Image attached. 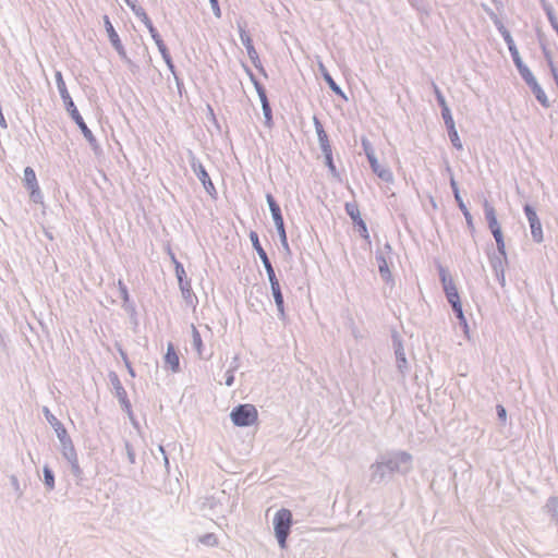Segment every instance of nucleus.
I'll return each instance as SVG.
<instances>
[{
  "label": "nucleus",
  "instance_id": "nucleus-1",
  "mask_svg": "<svg viewBox=\"0 0 558 558\" xmlns=\"http://www.w3.org/2000/svg\"><path fill=\"white\" fill-rule=\"evenodd\" d=\"M292 525V513L288 509H280L274 518L275 534L282 549L287 547V538Z\"/></svg>",
  "mask_w": 558,
  "mask_h": 558
},
{
  "label": "nucleus",
  "instance_id": "nucleus-2",
  "mask_svg": "<svg viewBox=\"0 0 558 558\" xmlns=\"http://www.w3.org/2000/svg\"><path fill=\"white\" fill-rule=\"evenodd\" d=\"M232 422L236 426H250L257 422L258 413L253 404H241L234 408L230 414Z\"/></svg>",
  "mask_w": 558,
  "mask_h": 558
},
{
  "label": "nucleus",
  "instance_id": "nucleus-3",
  "mask_svg": "<svg viewBox=\"0 0 558 558\" xmlns=\"http://www.w3.org/2000/svg\"><path fill=\"white\" fill-rule=\"evenodd\" d=\"M56 82H57V86L60 92V95L65 104L66 110L69 111L70 116H73V110H77V108L75 107V105L68 92V88H66V85H65V82L63 80L61 72L56 73Z\"/></svg>",
  "mask_w": 558,
  "mask_h": 558
},
{
  "label": "nucleus",
  "instance_id": "nucleus-4",
  "mask_svg": "<svg viewBox=\"0 0 558 558\" xmlns=\"http://www.w3.org/2000/svg\"><path fill=\"white\" fill-rule=\"evenodd\" d=\"M525 214L527 216V220L530 222L531 233L533 240L537 243L543 241V231L541 222L536 216V214L525 206Z\"/></svg>",
  "mask_w": 558,
  "mask_h": 558
},
{
  "label": "nucleus",
  "instance_id": "nucleus-5",
  "mask_svg": "<svg viewBox=\"0 0 558 558\" xmlns=\"http://www.w3.org/2000/svg\"><path fill=\"white\" fill-rule=\"evenodd\" d=\"M525 83L531 87L533 94L536 96L537 100L545 107L549 106V101L545 93L542 90L541 86L531 76L530 73L525 71Z\"/></svg>",
  "mask_w": 558,
  "mask_h": 558
},
{
  "label": "nucleus",
  "instance_id": "nucleus-6",
  "mask_svg": "<svg viewBox=\"0 0 558 558\" xmlns=\"http://www.w3.org/2000/svg\"><path fill=\"white\" fill-rule=\"evenodd\" d=\"M165 363L171 369L172 373L179 372L180 359L172 343H168L167 352L165 355Z\"/></svg>",
  "mask_w": 558,
  "mask_h": 558
},
{
  "label": "nucleus",
  "instance_id": "nucleus-7",
  "mask_svg": "<svg viewBox=\"0 0 558 558\" xmlns=\"http://www.w3.org/2000/svg\"><path fill=\"white\" fill-rule=\"evenodd\" d=\"M24 182L27 190L31 192L32 197L39 194L37 178L35 171L31 167H26L24 170Z\"/></svg>",
  "mask_w": 558,
  "mask_h": 558
},
{
  "label": "nucleus",
  "instance_id": "nucleus-8",
  "mask_svg": "<svg viewBox=\"0 0 558 558\" xmlns=\"http://www.w3.org/2000/svg\"><path fill=\"white\" fill-rule=\"evenodd\" d=\"M105 26H106V31L108 33V37L110 39V43L112 44V46L116 48V50L120 53V54H124V48H123V45L120 40V37L118 35V33L116 32V29L113 28L111 22L109 21V19L106 16L105 17Z\"/></svg>",
  "mask_w": 558,
  "mask_h": 558
},
{
  "label": "nucleus",
  "instance_id": "nucleus-9",
  "mask_svg": "<svg viewBox=\"0 0 558 558\" xmlns=\"http://www.w3.org/2000/svg\"><path fill=\"white\" fill-rule=\"evenodd\" d=\"M373 171L385 181H392V173L389 169L383 167L373 155H367Z\"/></svg>",
  "mask_w": 558,
  "mask_h": 558
},
{
  "label": "nucleus",
  "instance_id": "nucleus-10",
  "mask_svg": "<svg viewBox=\"0 0 558 558\" xmlns=\"http://www.w3.org/2000/svg\"><path fill=\"white\" fill-rule=\"evenodd\" d=\"M347 214L351 217V219L356 223L360 228H363V232L367 233V228L363 219L361 218V213L356 204L348 203L345 204Z\"/></svg>",
  "mask_w": 558,
  "mask_h": 558
},
{
  "label": "nucleus",
  "instance_id": "nucleus-11",
  "mask_svg": "<svg viewBox=\"0 0 558 558\" xmlns=\"http://www.w3.org/2000/svg\"><path fill=\"white\" fill-rule=\"evenodd\" d=\"M447 300L451 304L454 313L457 314V317H458L459 322L464 327H466L468 324H466V319H465L464 314H463L462 304H461V300H460L459 293H454L452 295L447 296Z\"/></svg>",
  "mask_w": 558,
  "mask_h": 558
},
{
  "label": "nucleus",
  "instance_id": "nucleus-12",
  "mask_svg": "<svg viewBox=\"0 0 558 558\" xmlns=\"http://www.w3.org/2000/svg\"><path fill=\"white\" fill-rule=\"evenodd\" d=\"M193 170L195 172V174L197 175V178L201 180V182L203 183V185L205 186V189L208 191L209 189H213L214 190V184L209 178V174L208 172L206 171V169L204 168L203 165L201 163H193Z\"/></svg>",
  "mask_w": 558,
  "mask_h": 558
},
{
  "label": "nucleus",
  "instance_id": "nucleus-13",
  "mask_svg": "<svg viewBox=\"0 0 558 558\" xmlns=\"http://www.w3.org/2000/svg\"><path fill=\"white\" fill-rule=\"evenodd\" d=\"M440 280H441L446 296L452 295L454 293H459L452 278L448 275V272L445 269L440 270Z\"/></svg>",
  "mask_w": 558,
  "mask_h": 558
},
{
  "label": "nucleus",
  "instance_id": "nucleus-14",
  "mask_svg": "<svg viewBox=\"0 0 558 558\" xmlns=\"http://www.w3.org/2000/svg\"><path fill=\"white\" fill-rule=\"evenodd\" d=\"M46 416L49 423L54 428L59 439L61 441H64L68 438V433L62 423L59 420H57L52 414H50L48 410H46Z\"/></svg>",
  "mask_w": 558,
  "mask_h": 558
},
{
  "label": "nucleus",
  "instance_id": "nucleus-15",
  "mask_svg": "<svg viewBox=\"0 0 558 558\" xmlns=\"http://www.w3.org/2000/svg\"><path fill=\"white\" fill-rule=\"evenodd\" d=\"M72 119L76 122V124L78 125V128L81 129L83 135L85 136V138L89 142H93L95 138H94V135L92 133V131L87 128L86 123L84 122L82 116L80 114L78 110H73V116H71Z\"/></svg>",
  "mask_w": 558,
  "mask_h": 558
},
{
  "label": "nucleus",
  "instance_id": "nucleus-16",
  "mask_svg": "<svg viewBox=\"0 0 558 558\" xmlns=\"http://www.w3.org/2000/svg\"><path fill=\"white\" fill-rule=\"evenodd\" d=\"M267 202H268L276 227L281 228L283 218L281 216V211H280L278 204L275 202L274 197L270 194L267 195Z\"/></svg>",
  "mask_w": 558,
  "mask_h": 558
},
{
  "label": "nucleus",
  "instance_id": "nucleus-17",
  "mask_svg": "<svg viewBox=\"0 0 558 558\" xmlns=\"http://www.w3.org/2000/svg\"><path fill=\"white\" fill-rule=\"evenodd\" d=\"M240 38H241L243 46L246 48V51H247V54L250 56V58L252 60L257 58V52L254 48L253 40H252L251 36L244 29H241Z\"/></svg>",
  "mask_w": 558,
  "mask_h": 558
},
{
  "label": "nucleus",
  "instance_id": "nucleus-18",
  "mask_svg": "<svg viewBox=\"0 0 558 558\" xmlns=\"http://www.w3.org/2000/svg\"><path fill=\"white\" fill-rule=\"evenodd\" d=\"M271 291L272 295L275 298V302L277 305V308L281 315H284V304H283V296L281 293L280 284L279 282H272L271 284Z\"/></svg>",
  "mask_w": 558,
  "mask_h": 558
},
{
  "label": "nucleus",
  "instance_id": "nucleus-19",
  "mask_svg": "<svg viewBox=\"0 0 558 558\" xmlns=\"http://www.w3.org/2000/svg\"><path fill=\"white\" fill-rule=\"evenodd\" d=\"M485 215H486V219H487V222H488V226H489V229L492 232H494L495 230L501 229L497 221L496 214H495V210L493 207L486 205Z\"/></svg>",
  "mask_w": 558,
  "mask_h": 558
},
{
  "label": "nucleus",
  "instance_id": "nucleus-20",
  "mask_svg": "<svg viewBox=\"0 0 558 558\" xmlns=\"http://www.w3.org/2000/svg\"><path fill=\"white\" fill-rule=\"evenodd\" d=\"M148 28L151 34V37L154 38L156 45L158 46L160 52L163 56H166L167 48H166V45H165L163 40L161 39L160 35L158 34V32L155 29V27L150 23L148 24Z\"/></svg>",
  "mask_w": 558,
  "mask_h": 558
},
{
  "label": "nucleus",
  "instance_id": "nucleus-21",
  "mask_svg": "<svg viewBox=\"0 0 558 558\" xmlns=\"http://www.w3.org/2000/svg\"><path fill=\"white\" fill-rule=\"evenodd\" d=\"M192 337H193V347L197 351L198 355L202 356L203 348H204L203 340H202L199 331L194 326L192 328Z\"/></svg>",
  "mask_w": 558,
  "mask_h": 558
},
{
  "label": "nucleus",
  "instance_id": "nucleus-22",
  "mask_svg": "<svg viewBox=\"0 0 558 558\" xmlns=\"http://www.w3.org/2000/svg\"><path fill=\"white\" fill-rule=\"evenodd\" d=\"M505 38L508 43L509 50L512 52V57H513V60H514L517 66L521 70L522 62H521L518 49L513 46V43H512L511 38L509 37V35H506Z\"/></svg>",
  "mask_w": 558,
  "mask_h": 558
},
{
  "label": "nucleus",
  "instance_id": "nucleus-23",
  "mask_svg": "<svg viewBox=\"0 0 558 558\" xmlns=\"http://www.w3.org/2000/svg\"><path fill=\"white\" fill-rule=\"evenodd\" d=\"M449 136H450V140H451L453 146L457 147L458 149H461L462 148V144H461L460 137L458 135L457 130L454 129V125H453L452 121L450 123Z\"/></svg>",
  "mask_w": 558,
  "mask_h": 558
},
{
  "label": "nucleus",
  "instance_id": "nucleus-24",
  "mask_svg": "<svg viewBox=\"0 0 558 558\" xmlns=\"http://www.w3.org/2000/svg\"><path fill=\"white\" fill-rule=\"evenodd\" d=\"M199 542L207 546L218 545V538L214 533H208L199 538Z\"/></svg>",
  "mask_w": 558,
  "mask_h": 558
},
{
  "label": "nucleus",
  "instance_id": "nucleus-25",
  "mask_svg": "<svg viewBox=\"0 0 558 558\" xmlns=\"http://www.w3.org/2000/svg\"><path fill=\"white\" fill-rule=\"evenodd\" d=\"M44 476H45V484L47 485V487L49 489H52L54 487V477H53V474L50 471V469L47 466L44 468Z\"/></svg>",
  "mask_w": 558,
  "mask_h": 558
},
{
  "label": "nucleus",
  "instance_id": "nucleus-26",
  "mask_svg": "<svg viewBox=\"0 0 558 558\" xmlns=\"http://www.w3.org/2000/svg\"><path fill=\"white\" fill-rule=\"evenodd\" d=\"M324 78H325V81L327 82V84L329 85V87H330L333 92H336V93H338V94H340V93H341V90H340L339 86L336 84V82H335V81H333V78L329 75V73H328V72H324Z\"/></svg>",
  "mask_w": 558,
  "mask_h": 558
},
{
  "label": "nucleus",
  "instance_id": "nucleus-27",
  "mask_svg": "<svg viewBox=\"0 0 558 558\" xmlns=\"http://www.w3.org/2000/svg\"><path fill=\"white\" fill-rule=\"evenodd\" d=\"M496 242H497V246H498V250L500 252L504 251V247H505V243H504V240H502V233H501V229L499 230H495L494 232H492Z\"/></svg>",
  "mask_w": 558,
  "mask_h": 558
},
{
  "label": "nucleus",
  "instance_id": "nucleus-28",
  "mask_svg": "<svg viewBox=\"0 0 558 558\" xmlns=\"http://www.w3.org/2000/svg\"><path fill=\"white\" fill-rule=\"evenodd\" d=\"M262 101H263V109H264L265 116L268 120H270L271 119V110L268 105L267 98L264 94L262 95Z\"/></svg>",
  "mask_w": 558,
  "mask_h": 558
},
{
  "label": "nucleus",
  "instance_id": "nucleus-29",
  "mask_svg": "<svg viewBox=\"0 0 558 558\" xmlns=\"http://www.w3.org/2000/svg\"><path fill=\"white\" fill-rule=\"evenodd\" d=\"M265 268H266V271H267V275H268V279H269L270 286L272 284V282H279L277 277H276V274H275V270H274L272 266L271 265H267Z\"/></svg>",
  "mask_w": 558,
  "mask_h": 558
},
{
  "label": "nucleus",
  "instance_id": "nucleus-30",
  "mask_svg": "<svg viewBox=\"0 0 558 558\" xmlns=\"http://www.w3.org/2000/svg\"><path fill=\"white\" fill-rule=\"evenodd\" d=\"M250 239H251L252 244H253V246H254V248H255V250L262 248V245H260V243H259L258 235H257V233H256V232L252 231V232L250 233Z\"/></svg>",
  "mask_w": 558,
  "mask_h": 558
},
{
  "label": "nucleus",
  "instance_id": "nucleus-31",
  "mask_svg": "<svg viewBox=\"0 0 558 558\" xmlns=\"http://www.w3.org/2000/svg\"><path fill=\"white\" fill-rule=\"evenodd\" d=\"M318 135H319L320 143L324 147V150H327V148H329L327 135L325 134L324 131H319Z\"/></svg>",
  "mask_w": 558,
  "mask_h": 558
},
{
  "label": "nucleus",
  "instance_id": "nucleus-32",
  "mask_svg": "<svg viewBox=\"0 0 558 558\" xmlns=\"http://www.w3.org/2000/svg\"><path fill=\"white\" fill-rule=\"evenodd\" d=\"M119 287H120V290H121V292H122L123 300H124V301H128V300H129V292H128L126 287L123 284V282H122V281H119Z\"/></svg>",
  "mask_w": 558,
  "mask_h": 558
},
{
  "label": "nucleus",
  "instance_id": "nucleus-33",
  "mask_svg": "<svg viewBox=\"0 0 558 558\" xmlns=\"http://www.w3.org/2000/svg\"><path fill=\"white\" fill-rule=\"evenodd\" d=\"M497 413H498V416L500 417V420H502V421L506 420V410L502 405L497 407Z\"/></svg>",
  "mask_w": 558,
  "mask_h": 558
},
{
  "label": "nucleus",
  "instance_id": "nucleus-34",
  "mask_svg": "<svg viewBox=\"0 0 558 558\" xmlns=\"http://www.w3.org/2000/svg\"><path fill=\"white\" fill-rule=\"evenodd\" d=\"M325 151H326V158H327V162H328V165H329L331 168H333V165H332V158H331V153H330V148H327V150H325Z\"/></svg>",
  "mask_w": 558,
  "mask_h": 558
},
{
  "label": "nucleus",
  "instance_id": "nucleus-35",
  "mask_svg": "<svg viewBox=\"0 0 558 558\" xmlns=\"http://www.w3.org/2000/svg\"><path fill=\"white\" fill-rule=\"evenodd\" d=\"M279 233H280V236L282 238L283 241H286V230H284V223L282 222L281 225V228L280 227H277Z\"/></svg>",
  "mask_w": 558,
  "mask_h": 558
},
{
  "label": "nucleus",
  "instance_id": "nucleus-36",
  "mask_svg": "<svg viewBox=\"0 0 558 558\" xmlns=\"http://www.w3.org/2000/svg\"><path fill=\"white\" fill-rule=\"evenodd\" d=\"M177 274H178L179 279L181 280L182 275L184 274V269L179 263L177 264Z\"/></svg>",
  "mask_w": 558,
  "mask_h": 558
},
{
  "label": "nucleus",
  "instance_id": "nucleus-37",
  "mask_svg": "<svg viewBox=\"0 0 558 558\" xmlns=\"http://www.w3.org/2000/svg\"><path fill=\"white\" fill-rule=\"evenodd\" d=\"M435 92H436V95H437L439 101L441 104H444L445 102L444 97H442L441 93L439 92L438 87H436V86H435Z\"/></svg>",
  "mask_w": 558,
  "mask_h": 558
},
{
  "label": "nucleus",
  "instance_id": "nucleus-38",
  "mask_svg": "<svg viewBox=\"0 0 558 558\" xmlns=\"http://www.w3.org/2000/svg\"><path fill=\"white\" fill-rule=\"evenodd\" d=\"M380 272H389L386 262H384L383 265L379 266Z\"/></svg>",
  "mask_w": 558,
  "mask_h": 558
},
{
  "label": "nucleus",
  "instance_id": "nucleus-39",
  "mask_svg": "<svg viewBox=\"0 0 558 558\" xmlns=\"http://www.w3.org/2000/svg\"><path fill=\"white\" fill-rule=\"evenodd\" d=\"M460 207H461V209L463 210L465 218H466L468 220H470V219H471V216H470V213L468 211V209H466L462 204H461V206H460Z\"/></svg>",
  "mask_w": 558,
  "mask_h": 558
},
{
  "label": "nucleus",
  "instance_id": "nucleus-40",
  "mask_svg": "<svg viewBox=\"0 0 558 558\" xmlns=\"http://www.w3.org/2000/svg\"><path fill=\"white\" fill-rule=\"evenodd\" d=\"M257 254L259 255L260 258H264L265 256H267L265 250L262 247V248H258L256 250Z\"/></svg>",
  "mask_w": 558,
  "mask_h": 558
},
{
  "label": "nucleus",
  "instance_id": "nucleus-41",
  "mask_svg": "<svg viewBox=\"0 0 558 558\" xmlns=\"http://www.w3.org/2000/svg\"><path fill=\"white\" fill-rule=\"evenodd\" d=\"M263 260L264 266L271 265L270 260L268 259V256H265L264 258H260Z\"/></svg>",
  "mask_w": 558,
  "mask_h": 558
},
{
  "label": "nucleus",
  "instance_id": "nucleus-42",
  "mask_svg": "<svg viewBox=\"0 0 558 558\" xmlns=\"http://www.w3.org/2000/svg\"><path fill=\"white\" fill-rule=\"evenodd\" d=\"M210 2L213 3V5H217L218 4L217 0H210Z\"/></svg>",
  "mask_w": 558,
  "mask_h": 558
},
{
  "label": "nucleus",
  "instance_id": "nucleus-43",
  "mask_svg": "<svg viewBox=\"0 0 558 558\" xmlns=\"http://www.w3.org/2000/svg\"><path fill=\"white\" fill-rule=\"evenodd\" d=\"M360 231H363V228H360ZM362 233H363V235H364L365 238H367V233H366V234H365L364 232H362Z\"/></svg>",
  "mask_w": 558,
  "mask_h": 558
},
{
  "label": "nucleus",
  "instance_id": "nucleus-44",
  "mask_svg": "<svg viewBox=\"0 0 558 558\" xmlns=\"http://www.w3.org/2000/svg\"><path fill=\"white\" fill-rule=\"evenodd\" d=\"M231 383H232V378L228 379L227 384L231 385Z\"/></svg>",
  "mask_w": 558,
  "mask_h": 558
}]
</instances>
